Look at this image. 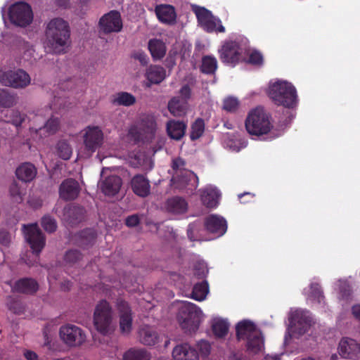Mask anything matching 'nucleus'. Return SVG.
I'll use <instances>...</instances> for the list:
<instances>
[{
	"mask_svg": "<svg viewBox=\"0 0 360 360\" xmlns=\"http://www.w3.org/2000/svg\"><path fill=\"white\" fill-rule=\"evenodd\" d=\"M46 46L55 53L64 52L70 39L68 23L63 19L56 18L51 20L46 30Z\"/></svg>",
	"mask_w": 360,
	"mask_h": 360,
	"instance_id": "f257e3e1",
	"label": "nucleus"
},
{
	"mask_svg": "<svg viewBox=\"0 0 360 360\" xmlns=\"http://www.w3.org/2000/svg\"><path fill=\"white\" fill-rule=\"evenodd\" d=\"M267 94L278 105L292 108L297 104L295 87L285 80H277L269 83Z\"/></svg>",
	"mask_w": 360,
	"mask_h": 360,
	"instance_id": "f03ea898",
	"label": "nucleus"
},
{
	"mask_svg": "<svg viewBox=\"0 0 360 360\" xmlns=\"http://www.w3.org/2000/svg\"><path fill=\"white\" fill-rule=\"evenodd\" d=\"M93 322L96 330L103 335L114 332L116 322L112 308L108 302L102 300L98 302L94 309Z\"/></svg>",
	"mask_w": 360,
	"mask_h": 360,
	"instance_id": "7ed1b4c3",
	"label": "nucleus"
},
{
	"mask_svg": "<svg viewBox=\"0 0 360 360\" xmlns=\"http://www.w3.org/2000/svg\"><path fill=\"white\" fill-rule=\"evenodd\" d=\"M158 129L155 116L143 115L130 127L128 135L135 141L148 142L155 139Z\"/></svg>",
	"mask_w": 360,
	"mask_h": 360,
	"instance_id": "20e7f679",
	"label": "nucleus"
},
{
	"mask_svg": "<svg viewBox=\"0 0 360 360\" xmlns=\"http://www.w3.org/2000/svg\"><path fill=\"white\" fill-rule=\"evenodd\" d=\"M272 128L270 117L262 108H255L248 113L245 129L250 134L259 136L268 134Z\"/></svg>",
	"mask_w": 360,
	"mask_h": 360,
	"instance_id": "39448f33",
	"label": "nucleus"
},
{
	"mask_svg": "<svg viewBox=\"0 0 360 360\" xmlns=\"http://www.w3.org/2000/svg\"><path fill=\"white\" fill-rule=\"evenodd\" d=\"M202 316V310L195 304L183 302L179 309L178 321L182 329L186 332L192 333L198 329Z\"/></svg>",
	"mask_w": 360,
	"mask_h": 360,
	"instance_id": "423d86ee",
	"label": "nucleus"
},
{
	"mask_svg": "<svg viewBox=\"0 0 360 360\" xmlns=\"http://www.w3.org/2000/svg\"><path fill=\"white\" fill-rule=\"evenodd\" d=\"M81 135L86 158L91 157L103 144L104 133L98 126H86L82 130Z\"/></svg>",
	"mask_w": 360,
	"mask_h": 360,
	"instance_id": "0eeeda50",
	"label": "nucleus"
},
{
	"mask_svg": "<svg viewBox=\"0 0 360 360\" xmlns=\"http://www.w3.org/2000/svg\"><path fill=\"white\" fill-rule=\"evenodd\" d=\"M11 22L20 27H25L32 21L33 14L30 6L25 2H17L13 4L8 12Z\"/></svg>",
	"mask_w": 360,
	"mask_h": 360,
	"instance_id": "6e6552de",
	"label": "nucleus"
},
{
	"mask_svg": "<svg viewBox=\"0 0 360 360\" xmlns=\"http://www.w3.org/2000/svg\"><path fill=\"white\" fill-rule=\"evenodd\" d=\"M30 75L22 70L0 71V82L13 88H24L30 84Z\"/></svg>",
	"mask_w": 360,
	"mask_h": 360,
	"instance_id": "1a4fd4ad",
	"label": "nucleus"
},
{
	"mask_svg": "<svg viewBox=\"0 0 360 360\" xmlns=\"http://www.w3.org/2000/svg\"><path fill=\"white\" fill-rule=\"evenodd\" d=\"M23 233L32 253L38 256L45 245V238L37 224L23 225Z\"/></svg>",
	"mask_w": 360,
	"mask_h": 360,
	"instance_id": "9d476101",
	"label": "nucleus"
},
{
	"mask_svg": "<svg viewBox=\"0 0 360 360\" xmlns=\"http://www.w3.org/2000/svg\"><path fill=\"white\" fill-rule=\"evenodd\" d=\"M184 166L185 162L182 159L176 158L173 160L172 167L174 170V173L171 181L177 183L180 187L184 186L185 184L181 178V174L183 176L186 177L188 181H190L191 186V188L193 189H196L198 186V176L193 172L185 169Z\"/></svg>",
	"mask_w": 360,
	"mask_h": 360,
	"instance_id": "9b49d317",
	"label": "nucleus"
},
{
	"mask_svg": "<svg viewBox=\"0 0 360 360\" xmlns=\"http://www.w3.org/2000/svg\"><path fill=\"white\" fill-rule=\"evenodd\" d=\"M220 60L228 65L235 66L242 58V49L236 41H226L219 50Z\"/></svg>",
	"mask_w": 360,
	"mask_h": 360,
	"instance_id": "f8f14e48",
	"label": "nucleus"
},
{
	"mask_svg": "<svg viewBox=\"0 0 360 360\" xmlns=\"http://www.w3.org/2000/svg\"><path fill=\"white\" fill-rule=\"evenodd\" d=\"M61 340L70 347H77L83 344L86 340V335L78 326L67 324L60 328Z\"/></svg>",
	"mask_w": 360,
	"mask_h": 360,
	"instance_id": "ddd939ff",
	"label": "nucleus"
},
{
	"mask_svg": "<svg viewBox=\"0 0 360 360\" xmlns=\"http://www.w3.org/2000/svg\"><path fill=\"white\" fill-rule=\"evenodd\" d=\"M116 309L119 316V326L122 334L128 335L132 330V311L129 304L123 300H117Z\"/></svg>",
	"mask_w": 360,
	"mask_h": 360,
	"instance_id": "4468645a",
	"label": "nucleus"
},
{
	"mask_svg": "<svg viewBox=\"0 0 360 360\" xmlns=\"http://www.w3.org/2000/svg\"><path fill=\"white\" fill-rule=\"evenodd\" d=\"M99 25L104 33L118 32L122 28L121 15L119 12L111 11L100 19Z\"/></svg>",
	"mask_w": 360,
	"mask_h": 360,
	"instance_id": "2eb2a0df",
	"label": "nucleus"
},
{
	"mask_svg": "<svg viewBox=\"0 0 360 360\" xmlns=\"http://www.w3.org/2000/svg\"><path fill=\"white\" fill-rule=\"evenodd\" d=\"M338 353L344 359L360 360V345L351 338H342L338 346Z\"/></svg>",
	"mask_w": 360,
	"mask_h": 360,
	"instance_id": "dca6fc26",
	"label": "nucleus"
},
{
	"mask_svg": "<svg viewBox=\"0 0 360 360\" xmlns=\"http://www.w3.org/2000/svg\"><path fill=\"white\" fill-rule=\"evenodd\" d=\"M261 332L255 326V324L248 320H244L239 322L236 326V334L238 340H249L252 336L255 337V340L257 341V347H261L262 345V340L258 339V336Z\"/></svg>",
	"mask_w": 360,
	"mask_h": 360,
	"instance_id": "f3484780",
	"label": "nucleus"
},
{
	"mask_svg": "<svg viewBox=\"0 0 360 360\" xmlns=\"http://www.w3.org/2000/svg\"><path fill=\"white\" fill-rule=\"evenodd\" d=\"M79 183L73 179H68L62 182L59 188L60 197L65 200H72L77 198L80 192Z\"/></svg>",
	"mask_w": 360,
	"mask_h": 360,
	"instance_id": "a211bd4d",
	"label": "nucleus"
},
{
	"mask_svg": "<svg viewBox=\"0 0 360 360\" xmlns=\"http://www.w3.org/2000/svg\"><path fill=\"white\" fill-rule=\"evenodd\" d=\"M206 230L217 236L224 235L227 229L226 221L221 217L212 214L207 217L205 221Z\"/></svg>",
	"mask_w": 360,
	"mask_h": 360,
	"instance_id": "6ab92c4d",
	"label": "nucleus"
},
{
	"mask_svg": "<svg viewBox=\"0 0 360 360\" xmlns=\"http://www.w3.org/2000/svg\"><path fill=\"white\" fill-rule=\"evenodd\" d=\"M307 314L308 311L296 309L291 312L289 318L290 324L295 327L300 335L307 332L310 326V320Z\"/></svg>",
	"mask_w": 360,
	"mask_h": 360,
	"instance_id": "aec40b11",
	"label": "nucleus"
},
{
	"mask_svg": "<svg viewBox=\"0 0 360 360\" xmlns=\"http://www.w3.org/2000/svg\"><path fill=\"white\" fill-rule=\"evenodd\" d=\"M155 13L160 22L166 25H174L176 22L175 8L169 4H160L155 8Z\"/></svg>",
	"mask_w": 360,
	"mask_h": 360,
	"instance_id": "412c9836",
	"label": "nucleus"
},
{
	"mask_svg": "<svg viewBox=\"0 0 360 360\" xmlns=\"http://www.w3.org/2000/svg\"><path fill=\"white\" fill-rule=\"evenodd\" d=\"M101 191L108 196H114L119 193L122 180L117 175H110L100 182Z\"/></svg>",
	"mask_w": 360,
	"mask_h": 360,
	"instance_id": "4be33fe9",
	"label": "nucleus"
},
{
	"mask_svg": "<svg viewBox=\"0 0 360 360\" xmlns=\"http://www.w3.org/2000/svg\"><path fill=\"white\" fill-rule=\"evenodd\" d=\"M133 192L138 196L145 198L150 193V181L142 174L134 176L130 181Z\"/></svg>",
	"mask_w": 360,
	"mask_h": 360,
	"instance_id": "5701e85b",
	"label": "nucleus"
},
{
	"mask_svg": "<svg viewBox=\"0 0 360 360\" xmlns=\"http://www.w3.org/2000/svg\"><path fill=\"white\" fill-rule=\"evenodd\" d=\"M60 127V121L58 117H51L45 124L39 128L30 127V131L39 134L41 138L55 134Z\"/></svg>",
	"mask_w": 360,
	"mask_h": 360,
	"instance_id": "b1692460",
	"label": "nucleus"
},
{
	"mask_svg": "<svg viewBox=\"0 0 360 360\" xmlns=\"http://www.w3.org/2000/svg\"><path fill=\"white\" fill-rule=\"evenodd\" d=\"M174 360H199L196 349L187 343L176 345L172 351Z\"/></svg>",
	"mask_w": 360,
	"mask_h": 360,
	"instance_id": "393cba45",
	"label": "nucleus"
},
{
	"mask_svg": "<svg viewBox=\"0 0 360 360\" xmlns=\"http://www.w3.org/2000/svg\"><path fill=\"white\" fill-rule=\"evenodd\" d=\"M200 191L201 200L206 207L213 208L217 206L221 194L216 186L208 185Z\"/></svg>",
	"mask_w": 360,
	"mask_h": 360,
	"instance_id": "a878e982",
	"label": "nucleus"
},
{
	"mask_svg": "<svg viewBox=\"0 0 360 360\" xmlns=\"http://www.w3.org/2000/svg\"><path fill=\"white\" fill-rule=\"evenodd\" d=\"M167 77L166 70L161 66L150 65L146 69L145 77L147 79L146 86L161 83Z\"/></svg>",
	"mask_w": 360,
	"mask_h": 360,
	"instance_id": "bb28decb",
	"label": "nucleus"
},
{
	"mask_svg": "<svg viewBox=\"0 0 360 360\" xmlns=\"http://www.w3.org/2000/svg\"><path fill=\"white\" fill-rule=\"evenodd\" d=\"M187 124L183 121L169 120L166 125L168 136L174 140L179 141L185 135Z\"/></svg>",
	"mask_w": 360,
	"mask_h": 360,
	"instance_id": "cd10ccee",
	"label": "nucleus"
},
{
	"mask_svg": "<svg viewBox=\"0 0 360 360\" xmlns=\"http://www.w3.org/2000/svg\"><path fill=\"white\" fill-rule=\"evenodd\" d=\"M167 108L174 116L181 117L186 114L188 103L185 100H181L178 96H174L169 101Z\"/></svg>",
	"mask_w": 360,
	"mask_h": 360,
	"instance_id": "c85d7f7f",
	"label": "nucleus"
},
{
	"mask_svg": "<svg viewBox=\"0 0 360 360\" xmlns=\"http://www.w3.org/2000/svg\"><path fill=\"white\" fill-rule=\"evenodd\" d=\"M15 174L20 180L25 182H30L36 176L37 169L34 165L25 162L17 168Z\"/></svg>",
	"mask_w": 360,
	"mask_h": 360,
	"instance_id": "c756f323",
	"label": "nucleus"
},
{
	"mask_svg": "<svg viewBox=\"0 0 360 360\" xmlns=\"http://www.w3.org/2000/svg\"><path fill=\"white\" fill-rule=\"evenodd\" d=\"M139 340L146 345H155L159 342V336L156 331L148 326L142 327L139 330Z\"/></svg>",
	"mask_w": 360,
	"mask_h": 360,
	"instance_id": "7c9ffc66",
	"label": "nucleus"
},
{
	"mask_svg": "<svg viewBox=\"0 0 360 360\" xmlns=\"http://www.w3.org/2000/svg\"><path fill=\"white\" fill-rule=\"evenodd\" d=\"M148 49L154 60H160L166 54L167 47L165 42L159 39H151L148 41Z\"/></svg>",
	"mask_w": 360,
	"mask_h": 360,
	"instance_id": "2f4dec72",
	"label": "nucleus"
},
{
	"mask_svg": "<svg viewBox=\"0 0 360 360\" xmlns=\"http://www.w3.org/2000/svg\"><path fill=\"white\" fill-rule=\"evenodd\" d=\"M38 289L37 283L30 278H23L16 281L13 286H12V290L13 292H22V293H33L35 292Z\"/></svg>",
	"mask_w": 360,
	"mask_h": 360,
	"instance_id": "473e14b6",
	"label": "nucleus"
},
{
	"mask_svg": "<svg viewBox=\"0 0 360 360\" xmlns=\"http://www.w3.org/2000/svg\"><path fill=\"white\" fill-rule=\"evenodd\" d=\"M187 202L181 198L174 197L168 199L165 203V209L173 214H181L187 210Z\"/></svg>",
	"mask_w": 360,
	"mask_h": 360,
	"instance_id": "72a5a7b5",
	"label": "nucleus"
},
{
	"mask_svg": "<svg viewBox=\"0 0 360 360\" xmlns=\"http://www.w3.org/2000/svg\"><path fill=\"white\" fill-rule=\"evenodd\" d=\"M123 360H150V355L144 349L131 348L124 354Z\"/></svg>",
	"mask_w": 360,
	"mask_h": 360,
	"instance_id": "f704fd0d",
	"label": "nucleus"
},
{
	"mask_svg": "<svg viewBox=\"0 0 360 360\" xmlns=\"http://www.w3.org/2000/svg\"><path fill=\"white\" fill-rule=\"evenodd\" d=\"M136 98L127 92H120L113 96L112 103L114 105L129 106L134 104Z\"/></svg>",
	"mask_w": 360,
	"mask_h": 360,
	"instance_id": "c9c22d12",
	"label": "nucleus"
},
{
	"mask_svg": "<svg viewBox=\"0 0 360 360\" xmlns=\"http://www.w3.org/2000/svg\"><path fill=\"white\" fill-rule=\"evenodd\" d=\"M208 292L209 288L207 281H202L194 285L191 297L201 302L205 300Z\"/></svg>",
	"mask_w": 360,
	"mask_h": 360,
	"instance_id": "e433bc0d",
	"label": "nucleus"
},
{
	"mask_svg": "<svg viewBox=\"0 0 360 360\" xmlns=\"http://www.w3.org/2000/svg\"><path fill=\"white\" fill-rule=\"evenodd\" d=\"M207 32H224L225 27L222 25L221 21L214 16H212L210 19L207 20L205 23L201 25Z\"/></svg>",
	"mask_w": 360,
	"mask_h": 360,
	"instance_id": "4c0bfd02",
	"label": "nucleus"
},
{
	"mask_svg": "<svg viewBox=\"0 0 360 360\" xmlns=\"http://www.w3.org/2000/svg\"><path fill=\"white\" fill-rule=\"evenodd\" d=\"M212 330L216 336L222 338L228 333L229 323L224 319H214L212 321Z\"/></svg>",
	"mask_w": 360,
	"mask_h": 360,
	"instance_id": "58836bf2",
	"label": "nucleus"
},
{
	"mask_svg": "<svg viewBox=\"0 0 360 360\" xmlns=\"http://www.w3.org/2000/svg\"><path fill=\"white\" fill-rule=\"evenodd\" d=\"M205 131V122L201 118H198L191 124L190 138L191 140H197L201 137Z\"/></svg>",
	"mask_w": 360,
	"mask_h": 360,
	"instance_id": "ea45409f",
	"label": "nucleus"
},
{
	"mask_svg": "<svg viewBox=\"0 0 360 360\" xmlns=\"http://www.w3.org/2000/svg\"><path fill=\"white\" fill-rule=\"evenodd\" d=\"M217 68V59L213 56H205L202 60L201 70L206 74H213Z\"/></svg>",
	"mask_w": 360,
	"mask_h": 360,
	"instance_id": "a19ab883",
	"label": "nucleus"
},
{
	"mask_svg": "<svg viewBox=\"0 0 360 360\" xmlns=\"http://www.w3.org/2000/svg\"><path fill=\"white\" fill-rule=\"evenodd\" d=\"M56 153L62 159L69 160L72 155V150L68 142L60 141L56 145Z\"/></svg>",
	"mask_w": 360,
	"mask_h": 360,
	"instance_id": "79ce46f5",
	"label": "nucleus"
},
{
	"mask_svg": "<svg viewBox=\"0 0 360 360\" xmlns=\"http://www.w3.org/2000/svg\"><path fill=\"white\" fill-rule=\"evenodd\" d=\"M304 294L309 299L316 300L318 302H321L323 299V292L318 283H311L308 291L304 290Z\"/></svg>",
	"mask_w": 360,
	"mask_h": 360,
	"instance_id": "37998d69",
	"label": "nucleus"
},
{
	"mask_svg": "<svg viewBox=\"0 0 360 360\" xmlns=\"http://www.w3.org/2000/svg\"><path fill=\"white\" fill-rule=\"evenodd\" d=\"M193 11L195 14L200 26L212 16L211 12L204 7L193 6Z\"/></svg>",
	"mask_w": 360,
	"mask_h": 360,
	"instance_id": "c03bdc74",
	"label": "nucleus"
},
{
	"mask_svg": "<svg viewBox=\"0 0 360 360\" xmlns=\"http://www.w3.org/2000/svg\"><path fill=\"white\" fill-rule=\"evenodd\" d=\"M258 339L261 340L262 342V345L261 347L259 346V347H257V345H259V344L257 343V341L256 340H255L254 336H252L251 338H250L249 340H247V349L250 353L257 354L264 350V337L262 336L261 332H259Z\"/></svg>",
	"mask_w": 360,
	"mask_h": 360,
	"instance_id": "a18cd8bd",
	"label": "nucleus"
},
{
	"mask_svg": "<svg viewBox=\"0 0 360 360\" xmlns=\"http://www.w3.org/2000/svg\"><path fill=\"white\" fill-rule=\"evenodd\" d=\"M15 103V98L4 89L0 90V106L10 108Z\"/></svg>",
	"mask_w": 360,
	"mask_h": 360,
	"instance_id": "49530a36",
	"label": "nucleus"
},
{
	"mask_svg": "<svg viewBox=\"0 0 360 360\" xmlns=\"http://www.w3.org/2000/svg\"><path fill=\"white\" fill-rule=\"evenodd\" d=\"M8 120L16 127H19L25 120V115L20 113L18 110H11L9 114L6 115Z\"/></svg>",
	"mask_w": 360,
	"mask_h": 360,
	"instance_id": "de8ad7c7",
	"label": "nucleus"
},
{
	"mask_svg": "<svg viewBox=\"0 0 360 360\" xmlns=\"http://www.w3.org/2000/svg\"><path fill=\"white\" fill-rule=\"evenodd\" d=\"M41 226L46 231L50 233L54 232L57 228L56 220L49 216H45L41 219Z\"/></svg>",
	"mask_w": 360,
	"mask_h": 360,
	"instance_id": "09e8293b",
	"label": "nucleus"
},
{
	"mask_svg": "<svg viewBox=\"0 0 360 360\" xmlns=\"http://www.w3.org/2000/svg\"><path fill=\"white\" fill-rule=\"evenodd\" d=\"M196 347L198 350V353L199 356L207 357L210 354L211 345L207 341L200 340L198 342Z\"/></svg>",
	"mask_w": 360,
	"mask_h": 360,
	"instance_id": "8fccbe9b",
	"label": "nucleus"
},
{
	"mask_svg": "<svg viewBox=\"0 0 360 360\" xmlns=\"http://www.w3.org/2000/svg\"><path fill=\"white\" fill-rule=\"evenodd\" d=\"M238 101L233 97L227 98L224 101L223 108L228 112H235L238 108Z\"/></svg>",
	"mask_w": 360,
	"mask_h": 360,
	"instance_id": "3c124183",
	"label": "nucleus"
},
{
	"mask_svg": "<svg viewBox=\"0 0 360 360\" xmlns=\"http://www.w3.org/2000/svg\"><path fill=\"white\" fill-rule=\"evenodd\" d=\"M248 62L252 65H260L263 63V56L260 52L254 51L250 54Z\"/></svg>",
	"mask_w": 360,
	"mask_h": 360,
	"instance_id": "603ef678",
	"label": "nucleus"
},
{
	"mask_svg": "<svg viewBox=\"0 0 360 360\" xmlns=\"http://www.w3.org/2000/svg\"><path fill=\"white\" fill-rule=\"evenodd\" d=\"M11 195L15 202H20L22 200V194L18 186L16 184H13L10 187Z\"/></svg>",
	"mask_w": 360,
	"mask_h": 360,
	"instance_id": "864d4df0",
	"label": "nucleus"
},
{
	"mask_svg": "<svg viewBox=\"0 0 360 360\" xmlns=\"http://www.w3.org/2000/svg\"><path fill=\"white\" fill-rule=\"evenodd\" d=\"M80 257L81 255L77 250H70L66 252L65 259L66 262L73 264L79 260Z\"/></svg>",
	"mask_w": 360,
	"mask_h": 360,
	"instance_id": "5fc2aeb1",
	"label": "nucleus"
},
{
	"mask_svg": "<svg viewBox=\"0 0 360 360\" xmlns=\"http://www.w3.org/2000/svg\"><path fill=\"white\" fill-rule=\"evenodd\" d=\"M179 98L181 100H185L188 102L191 96V89L188 85H184L179 91Z\"/></svg>",
	"mask_w": 360,
	"mask_h": 360,
	"instance_id": "6e6d98bb",
	"label": "nucleus"
},
{
	"mask_svg": "<svg viewBox=\"0 0 360 360\" xmlns=\"http://www.w3.org/2000/svg\"><path fill=\"white\" fill-rule=\"evenodd\" d=\"M208 273L207 266L204 264H198L195 266L194 274L198 278H202L206 276Z\"/></svg>",
	"mask_w": 360,
	"mask_h": 360,
	"instance_id": "4d7b16f0",
	"label": "nucleus"
},
{
	"mask_svg": "<svg viewBox=\"0 0 360 360\" xmlns=\"http://www.w3.org/2000/svg\"><path fill=\"white\" fill-rule=\"evenodd\" d=\"M181 178L183 181V182L184 183V186H182V187H180L179 186L178 184L176 183V182H172V185L176 188H178V189H180V190H185L188 193H192L195 189H193L191 188V184H190V181H188L186 177L183 176V175L181 174Z\"/></svg>",
	"mask_w": 360,
	"mask_h": 360,
	"instance_id": "13d9d810",
	"label": "nucleus"
},
{
	"mask_svg": "<svg viewBox=\"0 0 360 360\" xmlns=\"http://www.w3.org/2000/svg\"><path fill=\"white\" fill-rule=\"evenodd\" d=\"M134 58L138 60L141 65H146L148 61V57L143 51H138L133 55Z\"/></svg>",
	"mask_w": 360,
	"mask_h": 360,
	"instance_id": "bf43d9fd",
	"label": "nucleus"
},
{
	"mask_svg": "<svg viewBox=\"0 0 360 360\" xmlns=\"http://www.w3.org/2000/svg\"><path fill=\"white\" fill-rule=\"evenodd\" d=\"M139 217L137 214H133L131 216H129L126 219V224L129 227H134L139 224Z\"/></svg>",
	"mask_w": 360,
	"mask_h": 360,
	"instance_id": "052dcab7",
	"label": "nucleus"
},
{
	"mask_svg": "<svg viewBox=\"0 0 360 360\" xmlns=\"http://www.w3.org/2000/svg\"><path fill=\"white\" fill-rule=\"evenodd\" d=\"M24 356L27 360H36L37 359V354L32 351H25Z\"/></svg>",
	"mask_w": 360,
	"mask_h": 360,
	"instance_id": "680f3d73",
	"label": "nucleus"
},
{
	"mask_svg": "<svg viewBox=\"0 0 360 360\" xmlns=\"http://www.w3.org/2000/svg\"><path fill=\"white\" fill-rule=\"evenodd\" d=\"M245 196L248 197L249 200H251V199H252V198H253L254 195H253V194H252L251 193H248V192H245V193H240V194H239L238 197V199L240 200V202H241L242 203H245V202H248V201H249V200H242V198H243V197H245Z\"/></svg>",
	"mask_w": 360,
	"mask_h": 360,
	"instance_id": "e2e57ef3",
	"label": "nucleus"
},
{
	"mask_svg": "<svg viewBox=\"0 0 360 360\" xmlns=\"http://www.w3.org/2000/svg\"><path fill=\"white\" fill-rule=\"evenodd\" d=\"M352 314L355 316V318L360 320V305H354L352 307Z\"/></svg>",
	"mask_w": 360,
	"mask_h": 360,
	"instance_id": "0e129e2a",
	"label": "nucleus"
},
{
	"mask_svg": "<svg viewBox=\"0 0 360 360\" xmlns=\"http://www.w3.org/2000/svg\"><path fill=\"white\" fill-rule=\"evenodd\" d=\"M265 360H279L278 358L276 357H271V356H268L266 358Z\"/></svg>",
	"mask_w": 360,
	"mask_h": 360,
	"instance_id": "69168bd1",
	"label": "nucleus"
},
{
	"mask_svg": "<svg viewBox=\"0 0 360 360\" xmlns=\"http://www.w3.org/2000/svg\"><path fill=\"white\" fill-rule=\"evenodd\" d=\"M295 360H315V359L313 358L308 357V358H304V359H297Z\"/></svg>",
	"mask_w": 360,
	"mask_h": 360,
	"instance_id": "338daca9",
	"label": "nucleus"
},
{
	"mask_svg": "<svg viewBox=\"0 0 360 360\" xmlns=\"http://www.w3.org/2000/svg\"><path fill=\"white\" fill-rule=\"evenodd\" d=\"M338 359L337 354H334L331 356V360H336Z\"/></svg>",
	"mask_w": 360,
	"mask_h": 360,
	"instance_id": "774afa93",
	"label": "nucleus"
}]
</instances>
